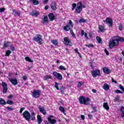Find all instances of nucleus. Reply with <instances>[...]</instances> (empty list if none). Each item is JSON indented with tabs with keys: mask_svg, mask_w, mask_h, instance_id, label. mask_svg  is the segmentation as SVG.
I'll return each mask as SVG.
<instances>
[{
	"mask_svg": "<svg viewBox=\"0 0 124 124\" xmlns=\"http://www.w3.org/2000/svg\"><path fill=\"white\" fill-rule=\"evenodd\" d=\"M96 38L99 43H101L102 42L101 38H100V37H99V36H97Z\"/></svg>",
	"mask_w": 124,
	"mask_h": 124,
	"instance_id": "ea45409f",
	"label": "nucleus"
},
{
	"mask_svg": "<svg viewBox=\"0 0 124 124\" xmlns=\"http://www.w3.org/2000/svg\"><path fill=\"white\" fill-rule=\"evenodd\" d=\"M79 101L80 104H84L85 105H89L91 102V99L89 97H85L81 96L79 98Z\"/></svg>",
	"mask_w": 124,
	"mask_h": 124,
	"instance_id": "f03ea898",
	"label": "nucleus"
},
{
	"mask_svg": "<svg viewBox=\"0 0 124 124\" xmlns=\"http://www.w3.org/2000/svg\"><path fill=\"white\" fill-rule=\"evenodd\" d=\"M59 110H60V111L62 112V113H64V112L65 111V110L64 109V108H63L62 106H61L59 107Z\"/></svg>",
	"mask_w": 124,
	"mask_h": 124,
	"instance_id": "c9c22d12",
	"label": "nucleus"
},
{
	"mask_svg": "<svg viewBox=\"0 0 124 124\" xmlns=\"http://www.w3.org/2000/svg\"><path fill=\"white\" fill-rule=\"evenodd\" d=\"M52 78V76L50 75L45 76L44 77V80H48V79H51Z\"/></svg>",
	"mask_w": 124,
	"mask_h": 124,
	"instance_id": "cd10ccee",
	"label": "nucleus"
},
{
	"mask_svg": "<svg viewBox=\"0 0 124 124\" xmlns=\"http://www.w3.org/2000/svg\"><path fill=\"white\" fill-rule=\"evenodd\" d=\"M81 118L82 121H84L85 120V116L83 115H81Z\"/></svg>",
	"mask_w": 124,
	"mask_h": 124,
	"instance_id": "0e129e2a",
	"label": "nucleus"
},
{
	"mask_svg": "<svg viewBox=\"0 0 124 124\" xmlns=\"http://www.w3.org/2000/svg\"><path fill=\"white\" fill-rule=\"evenodd\" d=\"M34 41L38 42L39 44H43V40L42 39V35L38 34L35 35V37L33 38Z\"/></svg>",
	"mask_w": 124,
	"mask_h": 124,
	"instance_id": "7ed1b4c3",
	"label": "nucleus"
},
{
	"mask_svg": "<svg viewBox=\"0 0 124 124\" xmlns=\"http://www.w3.org/2000/svg\"><path fill=\"white\" fill-rule=\"evenodd\" d=\"M103 88L104 90H105V91H108V90H109V85H108V84H107V83L104 84Z\"/></svg>",
	"mask_w": 124,
	"mask_h": 124,
	"instance_id": "a878e982",
	"label": "nucleus"
},
{
	"mask_svg": "<svg viewBox=\"0 0 124 124\" xmlns=\"http://www.w3.org/2000/svg\"><path fill=\"white\" fill-rule=\"evenodd\" d=\"M92 76L95 78L96 76H100V71L98 69H95L92 71Z\"/></svg>",
	"mask_w": 124,
	"mask_h": 124,
	"instance_id": "0eeeda50",
	"label": "nucleus"
},
{
	"mask_svg": "<svg viewBox=\"0 0 124 124\" xmlns=\"http://www.w3.org/2000/svg\"><path fill=\"white\" fill-rule=\"evenodd\" d=\"M71 29V28H70V26H69V25H67L63 28L64 31H69V30H70Z\"/></svg>",
	"mask_w": 124,
	"mask_h": 124,
	"instance_id": "b1692460",
	"label": "nucleus"
},
{
	"mask_svg": "<svg viewBox=\"0 0 124 124\" xmlns=\"http://www.w3.org/2000/svg\"><path fill=\"white\" fill-rule=\"evenodd\" d=\"M103 107L105 109V110H109L110 108H109V106L108 105V103L106 102L103 103Z\"/></svg>",
	"mask_w": 124,
	"mask_h": 124,
	"instance_id": "2eb2a0df",
	"label": "nucleus"
},
{
	"mask_svg": "<svg viewBox=\"0 0 124 124\" xmlns=\"http://www.w3.org/2000/svg\"><path fill=\"white\" fill-rule=\"evenodd\" d=\"M42 23L43 24H47L48 23V16H45L43 18Z\"/></svg>",
	"mask_w": 124,
	"mask_h": 124,
	"instance_id": "6ab92c4d",
	"label": "nucleus"
},
{
	"mask_svg": "<svg viewBox=\"0 0 124 124\" xmlns=\"http://www.w3.org/2000/svg\"><path fill=\"white\" fill-rule=\"evenodd\" d=\"M11 53H12V52H11L10 50H7L5 54L6 57H9V55H10Z\"/></svg>",
	"mask_w": 124,
	"mask_h": 124,
	"instance_id": "72a5a7b5",
	"label": "nucleus"
},
{
	"mask_svg": "<svg viewBox=\"0 0 124 124\" xmlns=\"http://www.w3.org/2000/svg\"><path fill=\"white\" fill-rule=\"evenodd\" d=\"M61 70H66V69L64 66L62 65H60L59 68Z\"/></svg>",
	"mask_w": 124,
	"mask_h": 124,
	"instance_id": "79ce46f5",
	"label": "nucleus"
},
{
	"mask_svg": "<svg viewBox=\"0 0 124 124\" xmlns=\"http://www.w3.org/2000/svg\"><path fill=\"white\" fill-rule=\"evenodd\" d=\"M10 48L11 51H14V50H15V48L14 47V46H13V45H11L10 46Z\"/></svg>",
	"mask_w": 124,
	"mask_h": 124,
	"instance_id": "8fccbe9b",
	"label": "nucleus"
},
{
	"mask_svg": "<svg viewBox=\"0 0 124 124\" xmlns=\"http://www.w3.org/2000/svg\"><path fill=\"white\" fill-rule=\"evenodd\" d=\"M119 29L120 31H123V30H124V26L123 25H120L119 27Z\"/></svg>",
	"mask_w": 124,
	"mask_h": 124,
	"instance_id": "603ef678",
	"label": "nucleus"
},
{
	"mask_svg": "<svg viewBox=\"0 0 124 124\" xmlns=\"http://www.w3.org/2000/svg\"><path fill=\"white\" fill-rule=\"evenodd\" d=\"M30 2H31L34 5H37L39 4V2L37 0H30Z\"/></svg>",
	"mask_w": 124,
	"mask_h": 124,
	"instance_id": "4be33fe9",
	"label": "nucleus"
},
{
	"mask_svg": "<svg viewBox=\"0 0 124 124\" xmlns=\"http://www.w3.org/2000/svg\"><path fill=\"white\" fill-rule=\"evenodd\" d=\"M104 22H106L107 25H108L109 28H110V27H112V24H113V20L112 19L108 17L106 18V21H104Z\"/></svg>",
	"mask_w": 124,
	"mask_h": 124,
	"instance_id": "9b49d317",
	"label": "nucleus"
},
{
	"mask_svg": "<svg viewBox=\"0 0 124 124\" xmlns=\"http://www.w3.org/2000/svg\"><path fill=\"white\" fill-rule=\"evenodd\" d=\"M75 51L76 52V53H77V54H79V51H78V48H76L75 49Z\"/></svg>",
	"mask_w": 124,
	"mask_h": 124,
	"instance_id": "338daca9",
	"label": "nucleus"
},
{
	"mask_svg": "<svg viewBox=\"0 0 124 124\" xmlns=\"http://www.w3.org/2000/svg\"><path fill=\"white\" fill-rule=\"evenodd\" d=\"M118 43H119V41H120L121 42H124V38L123 37H120L118 38Z\"/></svg>",
	"mask_w": 124,
	"mask_h": 124,
	"instance_id": "a18cd8bd",
	"label": "nucleus"
},
{
	"mask_svg": "<svg viewBox=\"0 0 124 124\" xmlns=\"http://www.w3.org/2000/svg\"><path fill=\"white\" fill-rule=\"evenodd\" d=\"M63 40H64V44H65L66 46H68L69 44L71 43V42L69 40V38H68V37H64L63 38Z\"/></svg>",
	"mask_w": 124,
	"mask_h": 124,
	"instance_id": "f8f14e48",
	"label": "nucleus"
},
{
	"mask_svg": "<svg viewBox=\"0 0 124 124\" xmlns=\"http://www.w3.org/2000/svg\"><path fill=\"white\" fill-rule=\"evenodd\" d=\"M115 93H124L122 91H121V90H116L115 91Z\"/></svg>",
	"mask_w": 124,
	"mask_h": 124,
	"instance_id": "3c124183",
	"label": "nucleus"
},
{
	"mask_svg": "<svg viewBox=\"0 0 124 124\" xmlns=\"http://www.w3.org/2000/svg\"><path fill=\"white\" fill-rule=\"evenodd\" d=\"M104 52L106 53V54L107 55V56H109V52H108V50H107V49H105Z\"/></svg>",
	"mask_w": 124,
	"mask_h": 124,
	"instance_id": "864d4df0",
	"label": "nucleus"
},
{
	"mask_svg": "<svg viewBox=\"0 0 124 124\" xmlns=\"http://www.w3.org/2000/svg\"><path fill=\"white\" fill-rule=\"evenodd\" d=\"M53 75L59 80V81H62V74L58 73L57 72H53Z\"/></svg>",
	"mask_w": 124,
	"mask_h": 124,
	"instance_id": "6e6552de",
	"label": "nucleus"
},
{
	"mask_svg": "<svg viewBox=\"0 0 124 124\" xmlns=\"http://www.w3.org/2000/svg\"><path fill=\"white\" fill-rule=\"evenodd\" d=\"M119 87L120 90H121V91H123V92H124V87L123 86H122V85H121V84L119 85Z\"/></svg>",
	"mask_w": 124,
	"mask_h": 124,
	"instance_id": "09e8293b",
	"label": "nucleus"
},
{
	"mask_svg": "<svg viewBox=\"0 0 124 124\" xmlns=\"http://www.w3.org/2000/svg\"><path fill=\"white\" fill-rule=\"evenodd\" d=\"M120 110H121V112H122L121 117H122V118H124V107H121Z\"/></svg>",
	"mask_w": 124,
	"mask_h": 124,
	"instance_id": "c756f323",
	"label": "nucleus"
},
{
	"mask_svg": "<svg viewBox=\"0 0 124 124\" xmlns=\"http://www.w3.org/2000/svg\"><path fill=\"white\" fill-rule=\"evenodd\" d=\"M69 26H71V27H72V28H73V25H72V21H71V20H69Z\"/></svg>",
	"mask_w": 124,
	"mask_h": 124,
	"instance_id": "5fc2aeb1",
	"label": "nucleus"
},
{
	"mask_svg": "<svg viewBox=\"0 0 124 124\" xmlns=\"http://www.w3.org/2000/svg\"><path fill=\"white\" fill-rule=\"evenodd\" d=\"M13 97V95H9V96H8L7 98H12Z\"/></svg>",
	"mask_w": 124,
	"mask_h": 124,
	"instance_id": "774afa93",
	"label": "nucleus"
},
{
	"mask_svg": "<svg viewBox=\"0 0 124 124\" xmlns=\"http://www.w3.org/2000/svg\"><path fill=\"white\" fill-rule=\"evenodd\" d=\"M73 8L72 9V10H74L75 8H76V6H77V4L76 3H73L72 4Z\"/></svg>",
	"mask_w": 124,
	"mask_h": 124,
	"instance_id": "de8ad7c7",
	"label": "nucleus"
},
{
	"mask_svg": "<svg viewBox=\"0 0 124 124\" xmlns=\"http://www.w3.org/2000/svg\"><path fill=\"white\" fill-rule=\"evenodd\" d=\"M11 45V42H4V48H7L9 45Z\"/></svg>",
	"mask_w": 124,
	"mask_h": 124,
	"instance_id": "5701e85b",
	"label": "nucleus"
},
{
	"mask_svg": "<svg viewBox=\"0 0 124 124\" xmlns=\"http://www.w3.org/2000/svg\"><path fill=\"white\" fill-rule=\"evenodd\" d=\"M39 109L41 113H43V115H46L47 112H46V110H45L44 108L41 107V108H39Z\"/></svg>",
	"mask_w": 124,
	"mask_h": 124,
	"instance_id": "412c9836",
	"label": "nucleus"
},
{
	"mask_svg": "<svg viewBox=\"0 0 124 124\" xmlns=\"http://www.w3.org/2000/svg\"><path fill=\"white\" fill-rule=\"evenodd\" d=\"M111 81L113 83H115V84H118V82L117 81L114 80L113 78H111Z\"/></svg>",
	"mask_w": 124,
	"mask_h": 124,
	"instance_id": "13d9d810",
	"label": "nucleus"
},
{
	"mask_svg": "<svg viewBox=\"0 0 124 124\" xmlns=\"http://www.w3.org/2000/svg\"><path fill=\"white\" fill-rule=\"evenodd\" d=\"M37 118L38 124H41V123H42V119H41V116H40V115H37Z\"/></svg>",
	"mask_w": 124,
	"mask_h": 124,
	"instance_id": "393cba45",
	"label": "nucleus"
},
{
	"mask_svg": "<svg viewBox=\"0 0 124 124\" xmlns=\"http://www.w3.org/2000/svg\"><path fill=\"white\" fill-rule=\"evenodd\" d=\"M114 101H115V102H119L120 101V97L119 96L115 97L114 99Z\"/></svg>",
	"mask_w": 124,
	"mask_h": 124,
	"instance_id": "4c0bfd02",
	"label": "nucleus"
},
{
	"mask_svg": "<svg viewBox=\"0 0 124 124\" xmlns=\"http://www.w3.org/2000/svg\"><path fill=\"white\" fill-rule=\"evenodd\" d=\"M22 115L23 118H24L26 121L30 122V120H31V113H30V112L26 110L22 113Z\"/></svg>",
	"mask_w": 124,
	"mask_h": 124,
	"instance_id": "39448f33",
	"label": "nucleus"
},
{
	"mask_svg": "<svg viewBox=\"0 0 124 124\" xmlns=\"http://www.w3.org/2000/svg\"><path fill=\"white\" fill-rule=\"evenodd\" d=\"M30 15L31 16H34L35 17H37L39 15V13L36 11H32L30 13Z\"/></svg>",
	"mask_w": 124,
	"mask_h": 124,
	"instance_id": "4468645a",
	"label": "nucleus"
},
{
	"mask_svg": "<svg viewBox=\"0 0 124 124\" xmlns=\"http://www.w3.org/2000/svg\"><path fill=\"white\" fill-rule=\"evenodd\" d=\"M48 0H45L43 1V4H46V3H47V2H48Z\"/></svg>",
	"mask_w": 124,
	"mask_h": 124,
	"instance_id": "e2e57ef3",
	"label": "nucleus"
},
{
	"mask_svg": "<svg viewBox=\"0 0 124 124\" xmlns=\"http://www.w3.org/2000/svg\"><path fill=\"white\" fill-rule=\"evenodd\" d=\"M2 86L3 87V93H6L8 88H7V84L6 82H2Z\"/></svg>",
	"mask_w": 124,
	"mask_h": 124,
	"instance_id": "1a4fd4ad",
	"label": "nucleus"
},
{
	"mask_svg": "<svg viewBox=\"0 0 124 124\" xmlns=\"http://www.w3.org/2000/svg\"><path fill=\"white\" fill-rule=\"evenodd\" d=\"M51 7L52 10H57V4L56 2H53L51 3Z\"/></svg>",
	"mask_w": 124,
	"mask_h": 124,
	"instance_id": "f3484780",
	"label": "nucleus"
},
{
	"mask_svg": "<svg viewBox=\"0 0 124 124\" xmlns=\"http://www.w3.org/2000/svg\"><path fill=\"white\" fill-rule=\"evenodd\" d=\"M23 80H24V81H26V80H27V79H28V77H27V76H24L22 77Z\"/></svg>",
	"mask_w": 124,
	"mask_h": 124,
	"instance_id": "4d7b16f0",
	"label": "nucleus"
},
{
	"mask_svg": "<svg viewBox=\"0 0 124 124\" xmlns=\"http://www.w3.org/2000/svg\"><path fill=\"white\" fill-rule=\"evenodd\" d=\"M6 109L7 110H8V111H13V110H14V108H11V107H7L6 108Z\"/></svg>",
	"mask_w": 124,
	"mask_h": 124,
	"instance_id": "c03bdc74",
	"label": "nucleus"
},
{
	"mask_svg": "<svg viewBox=\"0 0 124 124\" xmlns=\"http://www.w3.org/2000/svg\"><path fill=\"white\" fill-rule=\"evenodd\" d=\"M52 118H54V116L49 115V117L47 118V120L50 121V120H52Z\"/></svg>",
	"mask_w": 124,
	"mask_h": 124,
	"instance_id": "6e6d98bb",
	"label": "nucleus"
},
{
	"mask_svg": "<svg viewBox=\"0 0 124 124\" xmlns=\"http://www.w3.org/2000/svg\"><path fill=\"white\" fill-rule=\"evenodd\" d=\"M85 46H86V47H88V48H91V47L93 48V44L86 45Z\"/></svg>",
	"mask_w": 124,
	"mask_h": 124,
	"instance_id": "49530a36",
	"label": "nucleus"
},
{
	"mask_svg": "<svg viewBox=\"0 0 124 124\" xmlns=\"http://www.w3.org/2000/svg\"><path fill=\"white\" fill-rule=\"evenodd\" d=\"M13 13L15 16H20V12H17L15 10H14Z\"/></svg>",
	"mask_w": 124,
	"mask_h": 124,
	"instance_id": "c85d7f7f",
	"label": "nucleus"
},
{
	"mask_svg": "<svg viewBox=\"0 0 124 124\" xmlns=\"http://www.w3.org/2000/svg\"><path fill=\"white\" fill-rule=\"evenodd\" d=\"M52 44H54V45H55V46H57L58 45V41L57 40H53L52 41Z\"/></svg>",
	"mask_w": 124,
	"mask_h": 124,
	"instance_id": "f704fd0d",
	"label": "nucleus"
},
{
	"mask_svg": "<svg viewBox=\"0 0 124 124\" xmlns=\"http://www.w3.org/2000/svg\"><path fill=\"white\" fill-rule=\"evenodd\" d=\"M9 81L12 84V85H14V86H16L18 85V80L17 78H8Z\"/></svg>",
	"mask_w": 124,
	"mask_h": 124,
	"instance_id": "9d476101",
	"label": "nucleus"
},
{
	"mask_svg": "<svg viewBox=\"0 0 124 124\" xmlns=\"http://www.w3.org/2000/svg\"><path fill=\"white\" fill-rule=\"evenodd\" d=\"M84 34H85V32H84V30H82L81 32V36H84Z\"/></svg>",
	"mask_w": 124,
	"mask_h": 124,
	"instance_id": "680f3d73",
	"label": "nucleus"
},
{
	"mask_svg": "<svg viewBox=\"0 0 124 124\" xmlns=\"http://www.w3.org/2000/svg\"><path fill=\"white\" fill-rule=\"evenodd\" d=\"M79 23H86V22H87V20H85L83 18H81L80 19H79Z\"/></svg>",
	"mask_w": 124,
	"mask_h": 124,
	"instance_id": "a19ab883",
	"label": "nucleus"
},
{
	"mask_svg": "<svg viewBox=\"0 0 124 124\" xmlns=\"http://www.w3.org/2000/svg\"><path fill=\"white\" fill-rule=\"evenodd\" d=\"M98 28L100 32H104V31H105V29H104V26L102 25H98Z\"/></svg>",
	"mask_w": 124,
	"mask_h": 124,
	"instance_id": "a211bd4d",
	"label": "nucleus"
},
{
	"mask_svg": "<svg viewBox=\"0 0 124 124\" xmlns=\"http://www.w3.org/2000/svg\"><path fill=\"white\" fill-rule=\"evenodd\" d=\"M31 120V121H34L35 120V113L34 112H32L30 114V120Z\"/></svg>",
	"mask_w": 124,
	"mask_h": 124,
	"instance_id": "aec40b11",
	"label": "nucleus"
},
{
	"mask_svg": "<svg viewBox=\"0 0 124 124\" xmlns=\"http://www.w3.org/2000/svg\"><path fill=\"white\" fill-rule=\"evenodd\" d=\"M48 122L51 124H56V123H57V121L55 119H51L50 121H48Z\"/></svg>",
	"mask_w": 124,
	"mask_h": 124,
	"instance_id": "473e14b6",
	"label": "nucleus"
},
{
	"mask_svg": "<svg viewBox=\"0 0 124 124\" xmlns=\"http://www.w3.org/2000/svg\"><path fill=\"white\" fill-rule=\"evenodd\" d=\"M48 17L50 21H54L55 20V16L53 13L49 14L48 15Z\"/></svg>",
	"mask_w": 124,
	"mask_h": 124,
	"instance_id": "dca6fc26",
	"label": "nucleus"
},
{
	"mask_svg": "<svg viewBox=\"0 0 124 124\" xmlns=\"http://www.w3.org/2000/svg\"><path fill=\"white\" fill-rule=\"evenodd\" d=\"M82 2L79 1L77 4V8H76L75 13L79 14L82 11Z\"/></svg>",
	"mask_w": 124,
	"mask_h": 124,
	"instance_id": "423d86ee",
	"label": "nucleus"
},
{
	"mask_svg": "<svg viewBox=\"0 0 124 124\" xmlns=\"http://www.w3.org/2000/svg\"><path fill=\"white\" fill-rule=\"evenodd\" d=\"M82 85H84V82H83V81H79V82H78V88H81V86Z\"/></svg>",
	"mask_w": 124,
	"mask_h": 124,
	"instance_id": "e433bc0d",
	"label": "nucleus"
},
{
	"mask_svg": "<svg viewBox=\"0 0 124 124\" xmlns=\"http://www.w3.org/2000/svg\"><path fill=\"white\" fill-rule=\"evenodd\" d=\"M4 10H5V9H4V8H0V12H3V11H4Z\"/></svg>",
	"mask_w": 124,
	"mask_h": 124,
	"instance_id": "052dcab7",
	"label": "nucleus"
},
{
	"mask_svg": "<svg viewBox=\"0 0 124 124\" xmlns=\"http://www.w3.org/2000/svg\"><path fill=\"white\" fill-rule=\"evenodd\" d=\"M24 110H25V108H21L19 111L20 113H23V111H24Z\"/></svg>",
	"mask_w": 124,
	"mask_h": 124,
	"instance_id": "bf43d9fd",
	"label": "nucleus"
},
{
	"mask_svg": "<svg viewBox=\"0 0 124 124\" xmlns=\"http://www.w3.org/2000/svg\"><path fill=\"white\" fill-rule=\"evenodd\" d=\"M103 71L104 73H106V74H109V73L111 72V70L107 67H104L103 68Z\"/></svg>",
	"mask_w": 124,
	"mask_h": 124,
	"instance_id": "ddd939ff",
	"label": "nucleus"
},
{
	"mask_svg": "<svg viewBox=\"0 0 124 124\" xmlns=\"http://www.w3.org/2000/svg\"><path fill=\"white\" fill-rule=\"evenodd\" d=\"M119 46V40L116 39V37H114V38L110 40L108 43V47L110 49H113L115 46Z\"/></svg>",
	"mask_w": 124,
	"mask_h": 124,
	"instance_id": "f257e3e1",
	"label": "nucleus"
},
{
	"mask_svg": "<svg viewBox=\"0 0 124 124\" xmlns=\"http://www.w3.org/2000/svg\"><path fill=\"white\" fill-rule=\"evenodd\" d=\"M0 104L1 105H5L6 104V102L3 99L0 98Z\"/></svg>",
	"mask_w": 124,
	"mask_h": 124,
	"instance_id": "bb28decb",
	"label": "nucleus"
},
{
	"mask_svg": "<svg viewBox=\"0 0 124 124\" xmlns=\"http://www.w3.org/2000/svg\"><path fill=\"white\" fill-rule=\"evenodd\" d=\"M25 60L27 62H33V61L29 57H25Z\"/></svg>",
	"mask_w": 124,
	"mask_h": 124,
	"instance_id": "7c9ffc66",
	"label": "nucleus"
},
{
	"mask_svg": "<svg viewBox=\"0 0 124 124\" xmlns=\"http://www.w3.org/2000/svg\"><path fill=\"white\" fill-rule=\"evenodd\" d=\"M25 60L27 62H33V61L29 57H25Z\"/></svg>",
	"mask_w": 124,
	"mask_h": 124,
	"instance_id": "2f4dec72",
	"label": "nucleus"
},
{
	"mask_svg": "<svg viewBox=\"0 0 124 124\" xmlns=\"http://www.w3.org/2000/svg\"><path fill=\"white\" fill-rule=\"evenodd\" d=\"M55 87L56 89H57V91H59V90H60V88H59V83H58V82H55Z\"/></svg>",
	"mask_w": 124,
	"mask_h": 124,
	"instance_id": "37998d69",
	"label": "nucleus"
},
{
	"mask_svg": "<svg viewBox=\"0 0 124 124\" xmlns=\"http://www.w3.org/2000/svg\"><path fill=\"white\" fill-rule=\"evenodd\" d=\"M7 104H9V105H13V104H14V102L11 100H8L7 101Z\"/></svg>",
	"mask_w": 124,
	"mask_h": 124,
	"instance_id": "58836bf2",
	"label": "nucleus"
},
{
	"mask_svg": "<svg viewBox=\"0 0 124 124\" xmlns=\"http://www.w3.org/2000/svg\"><path fill=\"white\" fill-rule=\"evenodd\" d=\"M48 8H49V6L46 5L45 7V10H48Z\"/></svg>",
	"mask_w": 124,
	"mask_h": 124,
	"instance_id": "69168bd1",
	"label": "nucleus"
},
{
	"mask_svg": "<svg viewBox=\"0 0 124 124\" xmlns=\"http://www.w3.org/2000/svg\"><path fill=\"white\" fill-rule=\"evenodd\" d=\"M41 91L40 90H34L32 93V96L35 98H38L40 97Z\"/></svg>",
	"mask_w": 124,
	"mask_h": 124,
	"instance_id": "20e7f679",
	"label": "nucleus"
}]
</instances>
